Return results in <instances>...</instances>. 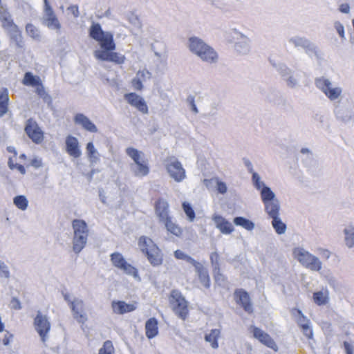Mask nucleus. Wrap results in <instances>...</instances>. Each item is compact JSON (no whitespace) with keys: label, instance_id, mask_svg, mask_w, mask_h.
<instances>
[{"label":"nucleus","instance_id":"nucleus-1","mask_svg":"<svg viewBox=\"0 0 354 354\" xmlns=\"http://www.w3.org/2000/svg\"><path fill=\"white\" fill-rule=\"evenodd\" d=\"M89 36L97 41L102 50H95V57L102 61L111 62L115 64H122L125 56L114 52L116 48L113 35L111 32H105L98 23H93L89 28Z\"/></svg>","mask_w":354,"mask_h":354},{"label":"nucleus","instance_id":"nucleus-2","mask_svg":"<svg viewBox=\"0 0 354 354\" xmlns=\"http://www.w3.org/2000/svg\"><path fill=\"white\" fill-rule=\"evenodd\" d=\"M138 245L152 266L158 267L163 263L164 254L151 238L146 236H140Z\"/></svg>","mask_w":354,"mask_h":354},{"label":"nucleus","instance_id":"nucleus-3","mask_svg":"<svg viewBox=\"0 0 354 354\" xmlns=\"http://www.w3.org/2000/svg\"><path fill=\"white\" fill-rule=\"evenodd\" d=\"M72 227L74 232L73 249L75 253H79L86 244L89 230L86 223L82 219H74Z\"/></svg>","mask_w":354,"mask_h":354},{"label":"nucleus","instance_id":"nucleus-4","mask_svg":"<svg viewBox=\"0 0 354 354\" xmlns=\"http://www.w3.org/2000/svg\"><path fill=\"white\" fill-rule=\"evenodd\" d=\"M169 304L174 313L183 320L189 315L188 301L178 290H172L169 297Z\"/></svg>","mask_w":354,"mask_h":354},{"label":"nucleus","instance_id":"nucleus-5","mask_svg":"<svg viewBox=\"0 0 354 354\" xmlns=\"http://www.w3.org/2000/svg\"><path fill=\"white\" fill-rule=\"evenodd\" d=\"M0 23L2 28L10 32L11 38L17 43L21 40V32L15 23L8 8L3 6L0 7Z\"/></svg>","mask_w":354,"mask_h":354},{"label":"nucleus","instance_id":"nucleus-6","mask_svg":"<svg viewBox=\"0 0 354 354\" xmlns=\"http://www.w3.org/2000/svg\"><path fill=\"white\" fill-rule=\"evenodd\" d=\"M292 254L294 258L305 268L313 271H319L321 270L322 263L319 259L304 249L295 248Z\"/></svg>","mask_w":354,"mask_h":354},{"label":"nucleus","instance_id":"nucleus-7","mask_svg":"<svg viewBox=\"0 0 354 354\" xmlns=\"http://www.w3.org/2000/svg\"><path fill=\"white\" fill-rule=\"evenodd\" d=\"M165 166L170 177L175 181L179 183L186 178L185 170L176 157H167L165 160Z\"/></svg>","mask_w":354,"mask_h":354},{"label":"nucleus","instance_id":"nucleus-8","mask_svg":"<svg viewBox=\"0 0 354 354\" xmlns=\"http://www.w3.org/2000/svg\"><path fill=\"white\" fill-rule=\"evenodd\" d=\"M22 84L25 86L35 87L36 93L40 97L48 103L51 102V97L46 92L42 82L39 76L33 75L30 72H26L23 78Z\"/></svg>","mask_w":354,"mask_h":354},{"label":"nucleus","instance_id":"nucleus-9","mask_svg":"<svg viewBox=\"0 0 354 354\" xmlns=\"http://www.w3.org/2000/svg\"><path fill=\"white\" fill-rule=\"evenodd\" d=\"M22 84L25 86L35 87L36 93L40 97L48 103L51 102V97L46 92L42 82L39 76L33 75L30 72H26L23 78Z\"/></svg>","mask_w":354,"mask_h":354},{"label":"nucleus","instance_id":"nucleus-10","mask_svg":"<svg viewBox=\"0 0 354 354\" xmlns=\"http://www.w3.org/2000/svg\"><path fill=\"white\" fill-rule=\"evenodd\" d=\"M126 153L137 165L136 175L145 176L149 174L147 160L142 158L143 153L141 151L133 147H129L126 149Z\"/></svg>","mask_w":354,"mask_h":354},{"label":"nucleus","instance_id":"nucleus-11","mask_svg":"<svg viewBox=\"0 0 354 354\" xmlns=\"http://www.w3.org/2000/svg\"><path fill=\"white\" fill-rule=\"evenodd\" d=\"M111 261L114 267L122 270L129 275H132L136 279H139L137 268L129 263L120 252H113L111 254Z\"/></svg>","mask_w":354,"mask_h":354},{"label":"nucleus","instance_id":"nucleus-12","mask_svg":"<svg viewBox=\"0 0 354 354\" xmlns=\"http://www.w3.org/2000/svg\"><path fill=\"white\" fill-rule=\"evenodd\" d=\"M34 327L42 342L45 343L50 331L51 324L46 315L38 312L33 322Z\"/></svg>","mask_w":354,"mask_h":354},{"label":"nucleus","instance_id":"nucleus-13","mask_svg":"<svg viewBox=\"0 0 354 354\" xmlns=\"http://www.w3.org/2000/svg\"><path fill=\"white\" fill-rule=\"evenodd\" d=\"M250 331L252 333L253 337L257 339L261 344L275 352L278 351L277 343L268 333L254 326L250 327Z\"/></svg>","mask_w":354,"mask_h":354},{"label":"nucleus","instance_id":"nucleus-14","mask_svg":"<svg viewBox=\"0 0 354 354\" xmlns=\"http://www.w3.org/2000/svg\"><path fill=\"white\" fill-rule=\"evenodd\" d=\"M315 84L330 100L337 99L342 94L341 88L332 87L330 81L324 77L317 79Z\"/></svg>","mask_w":354,"mask_h":354},{"label":"nucleus","instance_id":"nucleus-15","mask_svg":"<svg viewBox=\"0 0 354 354\" xmlns=\"http://www.w3.org/2000/svg\"><path fill=\"white\" fill-rule=\"evenodd\" d=\"M25 132L28 138L35 144H41L44 139V133L36 121L30 118L27 120Z\"/></svg>","mask_w":354,"mask_h":354},{"label":"nucleus","instance_id":"nucleus-16","mask_svg":"<svg viewBox=\"0 0 354 354\" xmlns=\"http://www.w3.org/2000/svg\"><path fill=\"white\" fill-rule=\"evenodd\" d=\"M234 298L236 304L249 314L253 313L254 309L250 297L247 291L243 289H236L234 292Z\"/></svg>","mask_w":354,"mask_h":354},{"label":"nucleus","instance_id":"nucleus-17","mask_svg":"<svg viewBox=\"0 0 354 354\" xmlns=\"http://www.w3.org/2000/svg\"><path fill=\"white\" fill-rule=\"evenodd\" d=\"M124 99L132 106L144 114L148 113L149 109L145 100L136 93H129L124 95Z\"/></svg>","mask_w":354,"mask_h":354},{"label":"nucleus","instance_id":"nucleus-18","mask_svg":"<svg viewBox=\"0 0 354 354\" xmlns=\"http://www.w3.org/2000/svg\"><path fill=\"white\" fill-rule=\"evenodd\" d=\"M111 308L113 313L124 315L134 311L137 308V302L127 304L124 301L114 300L111 302Z\"/></svg>","mask_w":354,"mask_h":354},{"label":"nucleus","instance_id":"nucleus-19","mask_svg":"<svg viewBox=\"0 0 354 354\" xmlns=\"http://www.w3.org/2000/svg\"><path fill=\"white\" fill-rule=\"evenodd\" d=\"M189 49L190 51L200 57L203 51L209 46L203 40L196 37H192L189 39Z\"/></svg>","mask_w":354,"mask_h":354},{"label":"nucleus","instance_id":"nucleus-20","mask_svg":"<svg viewBox=\"0 0 354 354\" xmlns=\"http://www.w3.org/2000/svg\"><path fill=\"white\" fill-rule=\"evenodd\" d=\"M189 49L190 51L200 57L203 51L209 46L203 40L196 37H192L189 39Z\"/></svg>","mask_w":354,"mask_h":354},{"label":"nucleus","instance_id":"nucleus-21","mask_svg":"<svg viewBox=\"0 0 354 354\" xmlns=\"http://www.w3.org/2000/svg\"><path fill=\"white\" fill-rule=\"evenodd\" d=\"M154 208L160 221L163 222L171 217L169 214V204L165 199L158 198L155 203Z\"/></svg>","mask_w":354,"mask_h":354},{"label":"nucleus","instance_id":"nucleus-22","mask_svg":"<svg viewBox=\"0 0 354 354\" xmlns=\"http://www.w3.org/2000/svg\"><path fill=\"white\" fill-rule=\"evenodd\" d=\"M66 150L68 154L73 158H79L81 156L79 142L72 136H68L66 138Z\"/></svg>","mask_w":354,"mask_h":354},{"label":"nucleus","instance_id":"nucleus-23","mask_svg":"<svg viewBox=\"0 0 354 354\" xmlns=\"http://www.w3.org/2000/svg\"><path fill=\"white\" fill-rule=\"evenodd\" d=\"M71 308L73 313L74 318L80 323L84 324L87 320V317L84 311V304L82 301H71Z\"/></svg>","mask_w":354,"mask_h":354},{"label":"nucleus","instance_id":"nucleus-24","mask_svg":"<svg viewBox=\"0 0 354 354\" xmlns=\"http://www.w3.org/2000/svg\"><path fill=\"white\" fill-rule=\"evenodd\" d=\"M74 121L76 124H80L86 131L96 133L97 131V127L88 118L82 113H77L74 117Z\"/></svg>","mask_w":354,"mask_h":354},{"label":"nucleus","instance_id":"nucleus-25","mask_svg":"<svg viewBox=\"0 0 354 354\" xmlns=\"http://www.w3.org/2000/svg\"><path fill=\"white\" fill-rule=\"evenodd\" d=\"M7 151L13 154L10 157L8 165L11 170H17L21 174L24 175L26 172L24 165L17 162V152L13 147H8Z\"/></svg>","mask_w":354,"mask_h":354},{"label":"nucleus","instance_id":"nucleus-26","mask_svg":"<svg viewBox=\"0 0 354 354\" xmlns=\"http://www.w3.org/2000/svg\"><path fill=\"white\" fill-rule=\"evenodd\" d=\"M194 267L197 272L200 282L205 288H209L210 287L211 282L207 269H205L199 262H197Z\"/></svg>","mask_w":354,"mask_h":354},{"label":"nucleus","instance_id":"nucleus-27","mask_svg":"<svg viewBox=\"0 0 354 354\" xmlns=\"http://www.w3.org/2000/svg\"><path fill=\"white\" fill-rule=\"evenodd\" d=\"M216 227L223 233L228 234L232 232L234 227L232 225L221 216L217 215L214 217Z\"/></svg>","mask_w":354,"mask_h":354},{"label":"nucleus","instance_id":"nucleus-28","mask_svg":"<svg viewBox=\"0 0 354 354\" xmlns=\"http://www.w3.org/2000/svg\"><path fill=\"white\" fill-rule=\"evenodd\" d=\"M158 334V322L155 317L149 318L145 323V335L148 339H152Z\"/></svg>","mask_w":354,"mask_h":354},{"label":"nucleus","instance_id":"nucleus-29","mask_svg":"<svg viewBox=\"0 0 354 354\" xmlns=\"http://www.w3.org/2000/svg\"><path fill=\"white\" fill-rule=\"evenodd\" d=\"M163 223L169 234L178 238L183 235V229L178 224L174 222L171 217L167 218Z\"/></svg>","mask_w":354,"mask_h":354},{"label":"nucleus","instance_id":"nucleus-30","mask_svg":"<svg viewBox=\"0 0 354 354\" xmlns=\"http://www.w3.org/2000/svg\"><path fill=\"white\" fill-rule=\"evenodd\" d=\"M9 94L7 88L0 91V118L6 115L9 110Z\"/></svg>","mask_w":354,"mask_h":354},{"label":"nucleus","instance_id":"nucleus-31","mask_svg":"<svg viewBox=\"0 0 354 354\" xmlns=\"http://www.w3.org/2000/svg\"><path fill=\"white\" fill-rule=\"evenodd\" d=\"M199 57L203 61L212 64L217 62L218 56L215 50L209 46Z\"/></svg>","mask_w":354,"mask_h":354},{"label":"nucleus","instance_id":"nucleus-32","mask_svg":"<svg viewBox=\"0 0 354 354\" xmlns=\"http://www.w3.org/2000/svg\"><path fill=\"white\" fill-rule=\"evenodd\" d=\"M221 336V330L219 329H212L208 334L205 335V340L210 343L213 348L218 347V339Z\"/></svg>","mask_w":354,"mask_h":354},{"label":"nucleus","instance_id":"nucleus-33","mask_svg":"<svg viewBox=\"0 0 354 354\" xmlns=\"http://www.w3.org/2000/svg\"><path fill=\"white\" fill-rule=\"evenodd\" d=\"M265 209L270 218L278 216L279 214V205L277 201H272L264 204Z\"/></svg>","mask_w":354,"mask_h":354},{"label":"nucleus","instance_id":"nucleus-34","mask_svg":"<svg viewBox=\"0 0 354 354\" xmlns=\"http://www.w3.org/2000/svg\"><path fill=\"white\" fill-rule=\"evenodd\" d=\"M313 301L318 306H323L328 304L329 300L328 291H317L313 293Z\"/></svg>","mask_w":354,"mask_h":354},{"label":"nucleus","instance_id":"nucleus-35","mask_svg":"<svg viewBox=\"0 0 354 354\" xmlns=\"http://www.w3.org/2000/svg\"><path fill=\"white\" fill-rule=\"evenodd\" d=\"M234 223L236 225L241 226L247 230H252L254 227V224L251 221L241 216L235 217Z\"/></svg>","mask_w":354,"mask_h":354},{"label":"nucleus","instance_id":"nucleus-36","mask_svg":"<svg viewBox=\"0 0 354 354\" xmlns=\"http://www.w3.org/2000/svg\"><path fill=\"white\" fill-rule=\"evenodd\" d=\"M213 276L215 283L218 286H222L227 281V277L221 272L220 266H214Z\"/></svg>","mask_w":354,"mask_h":354},{"label":"nucleus","instance_id":"nucleus-37","mask_svg":"<svg viewBox=\"0 0 354 354\" xmlns=\"http://www.w3.org/2000/svg\"><path fill=\"white\" fill-rule=\"evenodd\" d=\"M13 203L19 209L24 211L27 209L28 201L25 196L19 195L13 198Z\"/></svg>","mask_w":354,"mask_h":354},{"label":"nucleus","instance_id":"nucleus-38","mask_svg":"<svg viewBox=\"0 0 354 354\" xmlns=\"http://www.w3.org/2000/svg\"><path fill=\"white\" fill-rule=\"evenodd\" d=\"M272 218V225L276 232L279 234H283L286 230V224L281 221L279 216Z\"/></svg>","mask_w":354,"mask_h":354},{"label":"nucleus","instance_id":"nucleus-39","mask_svg":"<svg viewBox=\"0 0 354 354\" xmlns=\"http://www.w3.org/2000/svg\"><path fill=\"white\" fill-rule=\"evenodd\" d=\"M345 242L347 246L351 248L354 245V227L348 226L344 230Z\"/></svg>","mask_w":354,"mask_h":354},{"label":"nucleus","instance_id":"nucleus-40","mask_svg":"<svg viewBox=\"0 0 354 354\" xmlns=\"http://www.w3.org/2000/svg\"><path fill=\"white\" fill-rule=\"evenodd\" d=\"M261 196L263 203L265 204L268 202L274 201V194L272 191L268 187H263L261 191Z\"/></svg>","mask_w":354,"mask_h":354},{"label":"nucleus","instance_id":"nucleus-41","mask_svg":"<svg viewBox=\"0 0 354 354\" xmlns=\"http://www.w3.org/2000/svg\"><path fill=\"white\" fill-rule=\"evenodd\" d=\"M174 257L177 259L185 260L188 263H190L193 266L198 262L190 256L186 254L183 251L177 250L174 252Z\"/></svg>","mask_w":354,"mask_h":354},{"label":"nucleus","instance_id":"nucleus-42","mask_svg":"<svg viewBox=\"0 0 354 354\" xmlns=\"http://www.w3.org/2000/svg\"><path fill=\"white\" fill-rule=\"evenodd\" d=\"M26 31L27 34L34 39L39 38V32L38 29L32 24H28L26 26Z\"/></svg>","mask_w":354,"mask_h":354},{"label":"nucleus","instance_id":"nucleus-43","mask_svg":"<svg viewBox=\"0 0 354 354\" xmlns=\"http://www.w3.org/2000/svg\"><path fill=\"white\" fill-rule=\"evenodd\" d=\"M99 354H114V347L110 340L106 341L100 349Z\"/></svg>","mask_w":354,"mask_h":354},{"label":"nucleus","instance_id":"nucleus-44","mask_svg":"<svg viewBox=\"0 0 354 354\" xmlns=\"http://www.w3.org/2000/svg\"><path fill=\"white\" fill-rule=\"evenodd\" d=\"M182 206L189 220L193 221L196 217V214L190 204L187 202H183Z\"/></svg>","mask_w":354,"mask_h":354},{"label":"nucleus","instance_id":"nucleus-45","mask_svg":"<svg viewBox=\"0 0 354 354\" xmlns=\"http://www.w3.org/2000/svg\"><path fill=\"white\" fill-rule=\"evenodd\" d=\"M46 21L48 27H53L56 29L60 28V24L55 14L46 17Z\"/></svg>","mask_w":354,"mask_h":354},{"label":"nucleus","instance_id":"nucleus-46","mask_svg":"<svg viewBox=\"0 0 354 354\" xmlns=\"http://www.w3.org/2000/svg\"><path fill=\"white\" fill-rule=\"evenodd\" d=\"M300 328L305 336H306L308 339H311L313 335V330L309 325V323H301L300 322Z\"/></svg>","mask_w":354,"mask_h":354},{"label":"nucleus","instance_id":"nucleus-47","mask_svg":"<svg viewBox=\"0 0 354 354\" xmlns=\"http://www.w3.org/2000/svg\"><path fill=\"white\" fill-rule=\"evenodd\" d=\"M86 150H87L88 156L90 158H96L95 155L97 153V151L95 149V147H94V145L93 144V142H88L86 145Z\"/></svg>","mask_w":354,"mask_h":354},{"label":"nucleus","instance_id":"nucleus-48","mask_svg":"<svg viewBox=\"0 0 354 354\" xmlns=\"http://www.w3.org/2000/svg\"><path fill=\"white\" fill-rule=\"evenodd\" d=\"M210 261L213 267L219 266L220 256L218 252H214L210 254Z\"/></svg>","mask_w":354,"mask_h":354},{"label":"nucleus","instance_id":"nucleus-49","mask_svg":"<svg viewBox=\"0 0 354 354\" xmlns=\"http://www.w3.org/2000/svg\"><path fill=\"white\" fill-rule=\"evenodd\" d=\"M252 180L254 184V186L257 189H260L263 187V183L261 181L260 177L257 173H254L252 175Z\"/></svg>","mask_w":354,"mask_h":354},{"label":"nucleus","instance_id":"nucleus-50","mask_svg":"<svg viewBox=\"0 0 354 354\" xmlns=\"http://www.w3.org/2000/svg\"><path fill=\"white\" fill-rule=\"evenodd\" d=\"M131 85L137 91H141L143 88L142 82L140 78H133L131 81Z\"/></svg>","mask_w":354,"mask_h":354},{"label":"nucleus","instance_id":"nucleus-51","mask_svg":"<svg viewBox=\"0 0 354 354\" xmlns=\"http://www.w3.org/2000/svg\"><path fill=\"white\" fill-rule=\"evenodd\" d=\"M10 276V272L8 270L7 266L3 263L0 261V277L4 278H8Z\"/></svg>","mask_w":354,"mask_h":354},{"label":"nucleus","instance_id":"nucleus-52","mask_svg":"<svg viewBox=\"0 0 354 354\" xmlns=\"http://www.w3.org/2000/svg\"><path fill=\"white\" fill-rule=\"evenodd\" d=\"M44 11H45L46 16L48 17V16H50V15H52L55 14L52 7L50 6V3L48 2V0H44Z\"/></svg>","mask_w":354,"mask_h":354},{"label":"nucleus","instance_id":"nucleus-53","mask_svg":"<svg viewBox=\"0 0 354 354\" xmlns=\"http://www.w3.org/2000/svg\"><path fill=\"white\" fill-rule=\"evenodd\" d=\"M216 188L218 192L221 194H223L227 192V186L225 183L222 181L217 180Z\"/></svg>","mask_w":354,"mask_h":354},{"label":"nucleus","instance_id":"nucleus-54","mask_svg":"<svg viewBox=\"0 0 354 354\" xmlns=\"http://www.w3.org/2000/svg\"><path fill=\"white\" fill-rule=\"evenodd\" d=\"M11 308L15 310H19L21 308L20 301L15 297H13L10 301Z\"/></svg>","mask_w":354,"mask_h":354},{"label":"nucleus","instance_id":"nucleus-55","mask_svg":"<svg viewBox=\"0 0 354 354\" xmlns=\"http://www.w3.org/2000/svg\"><path fill=\"white\" fill-rule=\"evenodd\" d=\"M150 73L147 70L139 71L137 73V78H140L141 80H145L147 77H149Z\"/></svg>","mask_w":354,"mask_h":354},{"label":"nucleus","instance_id":"nucleus-56","mask_svg":"<svg viewBox=\"0 0 354 354\" xmlns=\"http://www.w3.org/2000/svg\"><path fill=\"white\" fill-rule=\"evenodd\" d=\"M335 28L337 32H338L339 35L342 37H344V28L342 24H341L339 22H337L335 24Z\"/></svg>","mask_w":354,"mask_h":354},{"label":"nucleus","instance_id":"nucleus-57","mask_svg":"<svg viewBox=\"0 0 354 354\" xmlns=\"http://www.w3.org/2000/svg\"><path fill=\"white\" fill-rule=\"evenodd\" d=\"M297 312L299 315V319H298L297 323L299 326H300V322L301 323H309V320L306 318V317H305L303 315L302 312L300 310L297 309Z\"/></svg>","mask_w":354,"mask_h":354},{"label":"nucleus","instance_id":"nucleus-58","mask_svg":"<svg viewBox=\"0 0 354 354\" xmlns=\"http://www.w3.org/2000/svg\"><path fill=\"white\" fill-rule=\"evenodd\" d=\"M30 165L35 168H39V167H41L42 162L40 159L34 158V159L31 160Z\"/></svg>","mask_w":354,"mask_h":354},{"label":"nucleus","instance_id":"nucleus-59","mask_svg":"<svg viewBox=\"0 0 354 354\" xmlns=\"http://www.w3.org/2000/svg\"><path fill=\"white\" fill-rule=\"evenodd\" d=\"M68 10H70L75 17H77L79 16V8L77 6H71L68 8Z\"/></svg>","mask_w":354,"mask_h":354},{"label":"nucleus","instance_id":"nucleus-60","mask_svg":"<svg viewBox=\"0 0 354 354\" xmlns=\"http://www.w3.org/2000/svg\"><path fill=\"white\" fill-rule=\"evenodd\" d=\"M339 11L343 13H348L350 11V7L347 3H342L340 5Z\"/></svg>","mask_w":354,"mask_h":354},{"label":"nucleus","instance_id":"nucleus-61","mask_svg":"<svg viewBox=\"0 0 354 354\" xmlns=\"http://www.w3.org/2000/svg\"><path fill=\"white\" fill-rule=\"evenodd\" d=\"M344 346L346 354H353L352 346H351V344L348 342H344Z\"/></svg>","mask_w":354,"mask_h":354},{"label":"nucleus","instance_id":"nucleus-62","mask_svg":"<svg viewBox=\"0 0 354 354\" xmlns=\"http://www.w3.org/2000/svg\"><path fill=\"white\" fill-rule=\"evenodd\" d=\"M188 100L189 101V103L192 106L193 111H194L195 113H197L198 110H197L196 106L194 103V98L193 97H190L188 98Z\"/></svg>","mask_w":354,"mask_h":354},{"label":"nucleus","instance_id":"nucleus-63","mask_svg":"<svg viewBox=\"0 0 354 354\" xmlns=\"http://www.w3.org/2000/svg\"><path fill=\"white\" fill-rule=\"evenodd\" d=\"M322 254V256L326 259L329 258L330 254V252L327 250H323Z\"/></svg>","mask_w":354,"mask_h":354},{"label":"nucleus","instance_id":"nucleus-64","mask_svg":"<svg viewBox=\"0 0 354 354\" xmlns=\"http://www.w3.org/2000/svg\"><path fill=\"white\" fill-rule=\"evenodd\" d=\"M19 159L22 160H26L27 159V156H26V154L24 153H21L20 156H19Z\"/></svg>","mask_w":354,"mask_h":354}]
</instances>
